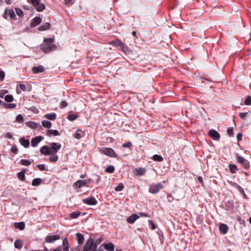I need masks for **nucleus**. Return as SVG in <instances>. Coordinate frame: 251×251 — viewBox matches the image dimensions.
Here are the masks:
<instances>
[{"label": "nucleus", "instance_id": "774afa93", "mask_svg": "<svg viewBox=\"0 0 251 251\" xmlns=\"http://www.w3.org/2000/svg\"><path fill=\"white\" fill-rule=\"evenodd\" d=\"M106 141L108 143H112L113 141V139L112 137H107L106 139Z\"/></svg>", "mask_w": 251, "mask_h": 251}, {"label": "nucleus", "instance_id": "0e129e2a", "mask_svg": "<svg viewBox=\"0 0 251 251\" xmlns=\"http://www.w3.org/2000/svg\"><path fill=\"white\" fill-rule=\"evenodd\" d=\"M242 134L241 133H239L237 134V139L238 141H241L242 140Z\"/></svg>", "mask_w": 251, "mask_h": 251}, {"label": "nucleus", "instance_id": "8fccbe9b", "mask_svg": "<svg viewBox=\"0 0 251 251\" xmlns=\"http://www.w3.org/2000/svg\"><path fill=\"white\" fill-rule=\"evenodd\" d=\"M227 133L230 136H232L234 134V130L232 127H229L227 129Z\"/></svg>", "mask_w": 251, "mask_h": 251}, {"label": "nucleus", "instance_id": "6e6d98bb", "mask_svg": "<svg viewBox=\"0 0 251 251\" xmlns=\"http://www.w3.org/2000/svg\"><path fill=\"white\" fill-rule=\"evenodd\" d=\"M248 112L240 113L239 114V116L242 119H245L247 115H248Z\"/></svg>", "mask_w": 251, "mask_h": 251}, {"label": "nucleus", "instance_id": "c756f323", "mask_svg": "<svg viewBox=\"0 0 251 251\" xmlns=\"http://www.w3.org/2000/svg\"><path fill=\"white\" fill-rule=\"evenodd\" d=\"M14 246L16 248L21 249L23 246V242L21 240H16L15 241Z\"/></svg>", "mask_w": 251, "mask_h": 251}, {"label": "nucleus", "instance_id": "c9c22d12", "mask_svg": "<svg viewBox=\"0 0 251 251\" xmlns=\"http://www.w3.org/2000/svg\"><path fill=\"white\" fill-rule=\"evenodd\" d=\"M42 123L44 127L48 128H50L51 126V122L47 120H43Z\"/></svg>", "mask_w": 251, "mask_h": 251}, {"label": "nucleus", "instance_id": "9d476101", "mask_svg": "<svg viewBox=\"0 0 251 251\" xmlns=\"http://www.w3.org/2000/svg\"><path fill=\"white\" fill-rule=\"evenodd\" d=\"M208 135L213 140L218 141L220 138V134L214 129H211L208 132Z\"/></svg>", "mask_w": 251, "mask_h": 251}, {"label": "nucleus", "instance_id": "e433bc0d", "mask_svg": "<svg viewBox=\"0 0 251 251\" xmlns=\"http://www.w3.org/2000/svg\"><path fill=\"white\" fill-rule=\"evenodd\" d=\"M229 168L231 173H235L238 170L237 166L234 164H229Z\"/></svg>", "mask_w": 251, "mask_h": 251}, {"label": "nucleus", "instance_id": "20e7f679", "mask_svg": "<svg viewBox=\"0 0 251 251\" xmlns=\"http://www.w3.org/2000/svg\"><path fill=\"white\" fill-rule=\"evenodd\" d=\"M28 3H32L33 7L38 12H42L45 9L44 3H40V0H27Z\"/></svg>", "mask_w": 251, "mask_h": 251}, {"label": "nucleus", "instance_id": "f8f14e48", "mask_svg": "<svg viewBox=\"0 0 251 251\" xmlns=\"http://www.w3.org/2000/svg\"><path fill=\"white\" fill-rule=\"evenodd\" d=\"M146 170L144 168H138L134 169L132 173L136 176H141L145 175Z\"/></svg>", "mask_w": 251, "mask_h": 251}, {"label": "nucleus", "instance_id": "79ce46f5", "mask_svg": "<svg viewBox=\"0 0 251 251\" xmlns=\"http://www.w3.org/2000/svg\"><path fill=\"white\" fill-rule=\"evenodd\" d=\"M18 177L20 180L24 181L25 179V172L21 171L18 173Z\"/></svg>", "mask_w": 251, "mask_h": 251}, {"label": "nucleus", "instance_id": "4c0bfd02", "mask_svg": "<svg viewBox=\"0 0 251 251\" xmlns=\"http://www.w3.org/2000/svg\"><path fill=\"white\" fill-rule=\"evenodd\" d=\"M114 171H115V168L112 165L108 166L105 170V172H107V173H108L110 174H112V173H114Z\"/></svg>", "mask_w": 251, "mask_h": 251}, {"label": "nucleus", "instance_id": "c85d7f7f", "mask_svg": "<svg viewBox=\"0 0 251 251\" xmlns=\"http://www.w3.org/2000/svg\"><path fill=\"white\" fill-rule=\"evenodd\" d=\"M14 226L16 228H19L21 230H23L25 228V224L23 222L15 223Z\"/></svg>", "mask_w": 251, "mask_h": 251}, {"label": "nucleus", "instance_id": "c03bdc74", "mask_svg": "<svg viewBox=\"0 0 251 251\" xmlns=\"http://www.w3.org/2000/svg\"><path fill=\"white\" fill-rule=\"evenodd\" d=\"M77 117L78 116L76 114H69L68 115V119L71 121H73L76 120Z\"/></svg>", "mask_w": 251, "mask_h": 251}, {"label": "nucleus", "instance_id": "4d7b16f0", "mask_svg": "<svg viewBox=\"0 0 251 251\" xmlns=\"http://www.w3.org/2000/svg\"><path fill=\"white\" fill-rule=\"evenodd\" d=\"M18 86L23 91H25L26 90V86L25 84L20 83Z\"/></svg>", "mask_w": 251, "mask_h": 251}, {"label": "nucleus", "instance_id": "e2e57ef3", "mask_svg": "<svg viewBox=\"0 0 251 251\" xmlns=\"http://www.w3.org/2000/svg\"><path fill=\"white\" fill-rule=\"evenodd\" d=\"M64 3L65 4H72L74 3L73 0H64Z\"/></svg>", "mask_w": 251, "mask_h": 251}, {"label": "nucleus", "instance_id": "864d4df0", "mask_svg": "<svg viewBox=\"0 0 251 251\" xmlns=\"http://www.w3.org/2000/svg\"><path fill=\"white\" fill-rule=\"evenodd\" d=\"M148 222H149V224L150 225H151V229L152 230H154L156 228L155 225L154 224V223H153V222L152 220H149Z\"/></svg>", "mask_w": 251, "mask_h": 251}, {"label": "nucleus", "instance_id": "dca6fc26", "mask_svg": "<svg viewBox=\"0 0 251 251\" xmlns=\"http://www.w3.org/2000/svg\"><path fill=\"white\" fill-rule=\"evenodd\" d=\"M6 109H13L16 107L15 103H6L0 100V106Z\"/></svg>", "mask_w": 251, "mask_h": 251}, {"label": "nucleus", "instance_id": "a18cd8bd", "mask_svg": "<svg viewBox=\"0 0 251 251\" xmlns=\"http://www.w3.org/2000/svg\"><path fill=\"white\" fill-rule=\"evenodd\" d=\"M124 188V186L123 184L120 183L115 188V190L117 192L122 191Z\"/></svg>", "mask_w": 251, "mask_h": 251}, {"label": "nucleus", "instance_id": "37998d69", "mask_svg": "<svg viewBox=\"0 0 251 251\" xmlns=\"http://www.w3.org/2000/svg\"><path fill=\"white\" fill-rule=\"evenodd\" d=\"M5 100L7 102H12L13 100V97L11 95H7L4 97Z\"/></svg>", "mask_w": 251, "mask_h": 251}, {"label": "nucleus", "instance_id": "aec40b11", "mask_svg": "<svg viewBox=\"0 0 251 251\" xmlns=\"http://www.w3.org/2000/svg\"><path fill=\"white\" fill-rule=\"evenodd\" d=\"M139 218V216L136 214H133L127 218L126 221L129 224H133Z\"/></svg>", "mask_w": 251, "mask_h": 251}, {"label": "nucleus", "instance_id": "2eb2a0df", "mask_svg": "<svg viewBox=\"0 0 251 251\" xmlns=\"http://www.w3.org/2000/svg\"><path fill=\"white\" fill-rule=\"evenodd\" d=\"M85 135V132L80 129H77L73 136L76 139H80Z\"/></svg>", "mask_w": 251, "mask_h": 251}, {"label": "nucleus", "instance_id": "f3484780", "mask_svg": "<svg viewBox=\"0 0 251 251\" xmlns=\"http://www.w3.org/2000/svg\"><path fill=\"white\" fill-rule=\"evenodd\" d=\"M43 139V137L38 136L33 138L31 141V146L33 147L37 146V145Z\"/></svg>", "mask_w": 251, "mask_h": 251}, {"label": "nucleus", "instance_id": "7c9ffc66", "mask_svg": "<svg viewBox=\"0 0 251 251\" xmlns=\"http://www.w3.org/2000/svg\"><path fill=\"white\" fill-rule=\"evenodd\" d=\"M45 117L49 120H54L56 118V115L55 113H49L45 115Z\"/></svg>", "mask_w": 251, "mask_h": 251}, {"label": "nucleus", "instance_id": "338daca9", "mask_svg": "<svg viewBox=\"0 0 251 251\" xmlns=\"http://www.w3.org/2000/svg\"><path fill=\"white\" fill-rule=\"evenodd\" d=\"M139 214L141 216V217H150V216L146 213H143V212H140L139 213Z\"/></svg>", "mask_w": 251, "mask_h": 251}, {"label": "nucleus", "instance_id": "4be33fe9", "mask_svg": "<svg viewBox=\"0 0 251 251\" xmlns=\"http://www.w3.org/2000/svg\"><path fill=\"white\" fill-rule=\"evenodd\" d=\"M60 133L57 130H48L47 131L46 135L50 137L51 135L53 136H59L60 135Z\"/></svg>", "mask_w": 251, "mask_h": 251}, {"label": "nucleus", "instance_id": "7ed1b4c3", "mask_svg": "<svg viewBox=\"0 0 251 251\" xmlns=\"http://www.w3.org/2000/svg\"><path fill=\"white\" fill-rule=\"evenodd\" d=\"M28 3H32L33 7L38 12H42L45 9L44 3H40V0H27Z\"/></svg>", "mask_w": 251, "mask_h": 251}, {"label": "nucleus", "instance_id": "5701e85b", "mask_svg": "<svg viewBox=\"0 0 251 251\" xmlns=\"http://www.w3.org/2000/svg\"><path fill=\"white\" fill-rule=\"evenodd\" d=\"M21 144L25 148H27L29 146V141L27 139H25V138H21L19 140Z\"/></svg>", "mask_w": 251, "mask_h": 251}, {"label": "nucleus", "instance_id": "6ab92c4d", "mask_svg": "<svg viewBox=\"0 0 251 251\" xmlns=\"http://www.w3.org/2000/svg\"><path fill=\"white\" fill-rule=\"evenodd\" d=\"M110 44L113 46H120L123 50H124V48H125V44L119 39L112 41L111 42Z\"/></svg>", "mask_w": 251, "mask_h": 251}, {"label": "nucleus", "instance_id": "69168bd1", "mask_svg": "<svg viewBox=\"0 0 251 251\" xmlns=\"http://www.w3.org/2000/svg\"><path fill=\"white\" fill-rule=\"evenodd\" d=\"M167 199H168V201L170 202H171L173 201V198L171 194H168L167 195Z\"/></svg>", "mask_w": 251, "mask_h": 251}, {"label": "nucleus", "instance_id": "4468645a", "mask_svg": "<svg viewBox=\"0 0 251 251\" xmlns=\"http://www.w3.org/2000/svg\"><path fill=\"white\" fill-rule=\"evenodd\" d=\"M83 203L89 205H96L97 201L94 197L87 198L83 200Z\"/></svg>", "mask_w": 251, "mask_h": 251}, {"label": "nucleus", "instance_id": "b1692460", "mask_svg": "<svg viewBox=\"0 0 251 251\" xmlns=\"http://www.w3.org/2000/svg\"><path fill=\"white\" fill-rule=\"evenodd\" d=\"M32 71L35 74L41 73L44 71L45 68L42 66H39L37 67H33L32 69Z\"/></svg>", "mask_w": 251, "mask_h": 251}, {"label": "nucleus", "instance_id": "680f3d73", "mask_svg": "<svg viewBox=\"0 0 251 251\" xmlns=\"http://www.w3.org/2000/svg\"><path fill=\"white\" fill-rule=\"evenodd\" d=\"M7 15H8V9H5L4 12V13L2 15V17L4 19H7Z\"/></svg>", "mask_w": 251, "mask_h": 251}, {"label": "nucleus", "instance_id": "f257e3e1", "mask_svg": "<svg viewBox=\"0 0 251 251\" xmlns=\"http://www.w3.org/2000/svg\"><path fill=\"white\" fill-rule=\"evenodd\" d=\"M53 41L54 39L52 38L44 39V44L41 45V49L46 53L55 50L56 48V46L53 44Z\"/></svg>", "mask_w": 251, "mask_h": 251}, {"label": "nucleus", "instance_id": "f03ea898", "mask_svg": "<svg viewBox=\"0 0 251 251\" xmlns=\"http://www.w3.org/2000/svg\"><path fill=\"white\" fill-rule=\"evenodd\" d=\"M164 187V186L162 183H152L150 186L149 191L151 194H155L163 189Z\"/></svg>", "mask_w": 251, "mask_h": 251}, {"label": "nucleus", "instance_id": "49530a36", "mask_svg": "<svg viewBox=\"0 0 251 251\" xmlns=\"http://www.w3.org/2000/svg\"><path fill=\"white\" fill-rule=\"evenodd\" d=\"M15 10L18 16L20 17H23L24 16V12L21 9L16 8Z\"/></svg>", "mask_w": 251, "mask_h": 251}, {"label": "nucleus", "instance_id": "39448f33", "mask_svg": "<svg viewBox=\"0 0 251 251\" xmlns=\"http://www.w3.org/2000/svg\"><path fill=\"white\" fill-rule=\"evenodd\" d=\"M100 152L110 157L116 158L118 157L117 154L112 148L103 147L100 148Z\"/></svg>", "mask_w": 251, "mask_h": 251}, {"label": "nucleus", "instance_id": "2f4dec72", "mask_svg": "<svg viewBox=\"0 0 251 251\" xmlns=\"http://www.w3.org/2000/svg\"><path fill=\"white\" fill-rule=\"evenodd\" d=\"M42 179L40 178H34L32 182V185L34 186H37L40 185L42 183Z\"/></svg>", "mask_w": 251, "mask_h": 251}, {"label": "nucleus", "instance_id": "473e14b6", "mask_svg": "<svg viewBox=\"0 0 251 251\" xmlns=\"http://www.w3.org/2000/svg\"><path fill=\"white\" fill-rule=\"evenodd\" d=\"M81 215V212L79 211H74L71 213L70 215L72 219H76Z\"/></svg>", "mask_w": 251, "mask_h": 251}, {"label": "nucleus", "instance_id": "de8ad7c7", "mask_svg": "<svg viewBox=\"0 0 251 251\" xmlns=\"http://www.w3.org/2000/svg\"><path fill=\"white\" fill-rule=\"evenodd\" d=\"M245 104L247 105H251V97L250 96H248L246 98L245 101Z\"/></svg>", "mask_w": 251, "mask_h": 251}, {"label": "nucleus", "instance_id": "603ef678", "mask_svg": "<svg viewBox=\"0 0 251 251\" xmlns=\"http://www.w3.org/2000/svg\"><path fill=\"white\" fill-rule=\"evenodd\" d=\"M132 146V144L131 142H128L127 143H124L122 145V146L124 148H130Z\"/></svg>", "mask_w": 251, "mask_h": 251}, {"label": "nucleus", "instance_id": "0eeeda50", "mask_svg": "<svg viewBox=\"0 0 251 251\" xmlns=\"http://www.w3.org/2000/svg\"><path fill=\"white\" fill-rule=\"evenodd\" d=\"M62 248L63 251H69V245L68 240L67 238H64L63 239L62 241ZM53 251H62L61 247L58 246L54 249Z\"/></svg>", "mask_w": 251, "mask_h": 251}, {"label": "nucleus", "instance_id": "a19ab883", "mask_svg": "<svg viewBox=\"0 0 251 251\" xmlns=\"http://www.w3.org/2000/svg\"><path fill=\"white\" fill-rule=\"evenodd\" d=\"M152 159L155 161L161 162L163 160V158L160 155L155 154L152 157Z\"/></svg>", "mask_w": 251, "mask_h": 251}, {"label": "nucleus", "instance_id": "13d9d810", "mask_svg": "<svg viewBox=\"0 0 251 251\" xmlns=\"http://www.w3.org/2000/svg\"><path fill=\"white\" fill-rule=\"evenodd\" d=\"M98 244L93 242V245L92 247L91 251H97Z\"/></svg>", "mask_w": 251, "mask_h": 251}, {"label": "nucleus", "instance_id": "412c9836", "mask_svg": "<svg viewBox=\"0 0 251 251\" xmlns=\"http://www.w3.org/2000/svg\"><path fill=\"white\" fill-rule=\"evenodd\" d=\"M228 229V227L226 224H221L219 226V230L222 233L224 234L227 233Z\"/></svg>", "mask_w": 251, "mask_h": 251}, {"label": "nucleus", "instance_id": "052dcab7", "mask_svg": "<svg viewBox=\"0 0 251 251\" xmlns=\"http://www.w3.org/2000/svg\"><path fill=\"white\" fill-rule=\"evenodd\" d=\"M5 74L4 72L0 71V81H2L4 78Z\"/></svg>", "mask_w": 251, "mask_h": 251}, {"label": "nucleus", "instance_id": "6e6552de", "mask_svg": "<svg viewBox=\"0 0 251 251\" xmlns=\"http://www.w3.org/2000/svg\"><path fill=\"white\" fill-rule=\"evenodd\" d=\"M61 145L56 143H51L49 147L50 154H56V153L60 149Z\"/></svg>", "mask_w": 251, "mask_h": 251}, {"label": "nucleus", "instance_id": "bb28decb", "mask_svg": "<svg viewBox=\"0 0 251 251\" xmlns=\"http://www.w3.org/2000/svg\"><path fill=\"white\" fill-rule=\"evenodd\" d=\"M40 152L42 154L47 155H50L49 147L48 146H44L40 149Z\"/></svg>", "mask_w": 251, "mask_h": 251}, {"label": "nucleus", "instance_id": "a878e982", "mask_svg": "<svg viewBox=\"0 0 251 251\" xmlns=\"http://www.w3.org/2000/svg\"><path fill=\"white\" fill-rule=\"evenodd\" d=\"M104 247L105 249L107 251H114V244L110 242L107 244H103Z\"/></svg>", "mask_w": 251, "mask_h": 251}, {"label": "nucleus", "instance_id": "f704fd0d", "mask_svg": "<svg viewBox=\"0 0 251 251\" xmlns=\"http://www.w3.org/2000/svg\"><path fill=\"white\" fill-rule=\"evenodd\" d=\"M26 126L32 129H35L37 127V124L34 122H28L26 124Z\"/></svg>", "mask_w": 251, "mask_h": 251}, {"label": "nucleus", "instance_id": "58836bf2", "mask_svg": "<svg viewBox=\"0 0 251 251\" xmlns=\"http://www.w3.org/2000/svg\"><path fill=\"white\" fill-rule=\"evenodd\" d=\"M20 163L21 165L23 166H28L31 164V162L29 160L23 159L21 160Z\"/></svg>", "mask_w": 251, "mask_h": 251}, {"label": "nucleus", "instance_id": "393cba45", "mask_svg": "<svg viewBox=\"0 0 251 251\" xmlns=\"http://www.w3.org/2000/svg\"><path fill=\"white\" fill-rule=\"evenodd\" d=\"M76 236L78 244L80 245H82L83 243L84 240L83 235L80 233H77L76 234Z\"/></svg>", "mask_w": 251, "mask_h": 251}, {"label": "nucleus", "instance_id": "423d86ee", "mask_svg": "<svg viewBox=\"0 0 251 251\" xmlns=\"http://www.w3.org/2000/svg\"><path fill=\"white\" fill-rule=\"evenodd\" d=\"M237 162L242 165L243 167L246 170L249 169L250 165L249 162L245 159L243 157L240 156L238 153L235 154Z\"/></svg>", "mask_w": 251, "mask_h": 251}, {"label": "nucleus", "instance_id": "09e8293b", "mask_svg": "<svg viewBox=\"0 0 251 251\" xmlns=\"http://www.w3.org/2000/svg\"><path fill=\"white\" fill-rule=\"evenodd\" d=\"M16 121L19 123H22L24 121V118L22 115H18L16 117Z\"/></svg>", "mask_w": 251, "mask_h": 251}, {"label": "nucleus", "instance_id": "ea45409f", "mask_svg": "<svg viewBox=\"0 0 251 251\" xmlns=\"http://www.w3.org/2000/svg\"><path fill=\"white\" fill-rule=\"evenodd\" d=\"M49 158V160L51 162H55L58 160V157L56 154H51Z\"/></svg>", "mask_w": 251, "mask_h": 251}, {"label": "nucleus", "instance_id": "1a4fd4ad", "mask_svg": "<svg viewBox=\"0 0 251 251\" xmlns=\"http://www.w3.org/2000/svg\"><path fill=\"white\" fill-rule=\"evenodd\" d=\"M89 181V179L88 180H78L75 182L73 184V187L75 189L77 188H80L86 185L88 182Z\"/></svg>", "mask_w": 251, "mask_h": 251}, {"label": "nucleus", "instance_id": "3c124183", "mask_svg": "<svg viewBox=\"0 0 251 251\" xmlns=\"http://www.w3.org/2000/svg\"><path fill=\"white\" fill-rule=\"evenodd\" d=\"M11 151L14 154H17L18 152V149L16 146L13 145L11 148Z\"/></svg>", "mask_w": 251, "mask_h": 251}, {"label": "nucleus", "instance_id": "ddd939ff", "mask_svg": "<svg viewBox=\"0 0 251 251\" xmlns=\"http://www.w3.org/2000/svg\"><path fill=\"white\" fill-rule=\"evenodd\" d=\"M60 238V235L58 234L53 235H49L47 236L45 238V241L47 243H52L58 239Z\"/></svg>", "mask_w": 251, "mask_h": 251}, {"label": "nucleus", "instance_id": "bf43d9fd", "mask_svg": "<svg viewBox=\"0 0 251 251\" xmlns=\"http://www.w3.org/2000/svg\"><path fill=\"white\" fill-rule=\"evenodd\" d=\"M68 105V103L65 101H62L60 103V107L61 108L66 107Z\"/></svg>", "mask_w": 251, "mask_h": 251}, {"label": "nucleus", "instance_id": "cd10ccee", "mask_svg": "<svg viewBox=\"0 0 251 251\" xmlns=\"http://www.w3.org/2000/svg\"><path fill=\"white\" fill-rule=\"evenodd\" d=\"M50 25L49 23H45L38 27V30L40 31H44L50 29Z\"/></svg>", "mask_w": 251, "mask_h": 251}, {"label": "nucleus", "instance_id": "72a5a7b5", "mask_svg": "<svg viewBox=\"0 0 251 251\" xmlns=\"http://www.w3.org/2000/svg\"><path fill=\"white\" fill-rule=\"evenodd\" d=\"M8 14L11 19L14 20L16 19V16L13 9H8Z\"/></svg>", "mask_w": 251, "mask_h": 251}, {"label": "nucleus", "instance_id": "a211bd4d", "mask_svg": "<svg viewBox=\"0 0 251 251\" xmlns=\"http://www.w3.org/2000/svg\"><path fill=\"white\" fill-rule=\"evenodd\" d=\"M42 19L41 18L39 17H36L33 19L32 22L30 24V26L32 27H35L39 25Z\"/></svg>", "mask_w": 251, "mask_h": 251}, {"label": "nucleus", "instance_id": "5fc2aeb1", "mask_svg": "<svg viewBox=\"0 0 251 251\" xmlns=\"http://www.w3.org/2000/svg\"><path fill=\"white\" fill-rule=\"evenodd\" d=\"M37 167L41 171L46 170L45 166L44 164L37 165Z\"/></svg>", "mask_w": 251, "mask_h": 251}, {"label": "nucleus", "instance_id": "9b49d317", "mask_svg": "<svg viewBox=\"0 0 251 251\" xmlns=\"http://www.w3.org/2000/svg\"><path fill=\"white\" fill-rule=\"evenodd\" d=\"M93 245V238H90L85 243L83 251H91L92 247Z\"/></svg>", "mask_w": 251, "mask_h": 251}]
</instances>
